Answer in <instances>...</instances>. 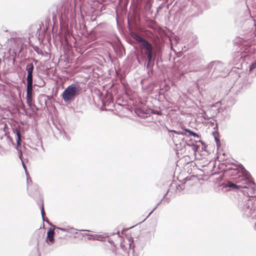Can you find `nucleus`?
<instances>
[{"label":"nucleus","mask_w":256,"mask_h":256,"mask_svg":"<svg viewBox=\"0 0 256 256\" xmlns=\"http://www.w3.org/2000/svg\"><path fill=\"white\" fill-rule=\"evenodd\" d=\"M226 175L230 177L235 182L226 180L222 184L224 188H229L230 190L240 188L248 189L250 193H254V182L252 180L250 173L242 164L234 165V167L226 166L223 170Z\"/></svg>","instance_id":"nucleus-1"},{"label":"nucleus","mask_w":256,"mask_h":256,"mask_svg":"<svg viewBox=\"0 0 256 256\" xmlns=\"http://www.w3.org/2000/svg\"><path fill=\"white\" fill-rule=\"evenodd\" d=\"M60 24L68 26L70 20H73L76 16L72 0H66L60 8L57 10Z\"/></svg>","instance_id":"nucleus-2"},{"label":"nucleus","mask_w":256,"mask_h":256,"mask_svg":"<svg viewBox=\"0 0 256 256\" xmlns=\"http://www.w3.org/2000/svg\"><path fill=\"white\" fill-rule=\"evenodd\" d=\"M82 89L79 82L72 83L64 90L61 94L62 98L66 102H71L80 95Z\"/></svg>","instance_id":"nucleus-3"},{"label":"nucleus","mask_w":256,"mask_h":256,"mask_svg":"<svg viewBox=\"0 0 256 256\" xmlns=\"http://www.w3.org/2000/svg\"><path fill=\"white\" fill-rule=\"evenodd\" d=\"M207 70L209 72H211V77L216 78L218 76H224V72L226 70V64L220 60L211 62L207 66Z\"/></svg>","instance_id":"nucleus-4"},{"label":"nucleus","mask_w":256,"mask_h":256,"mask_svg":"<svg viewBox=\"0 0 256 256\" xmlns=\"http://www.w3.org/2000/svg\"><path fill=\"white\" fill-rule=\"evenodd\" d=\"M132 36L136 42L140 44V46L144 50V52L154 50L152 44L147 40L136 33L132 34Z\"/></svg>","instance_id":"nucleus-5"},{"label":"nucleus","mask_w":256,"mask_h":256,"mask_svg":"<svg viewBox=\"0 0 256 256\" xmlns=\"http://www.w3.org/2000/svg\"><path fill=\"white\" fill-rule=\"evenodd\" d=\"M156 58V56L154 54V50L143 52L142 55V58L144 61V66H154Z\"/></svg>","instance_id":"nucleus-6"},{"label":"nucleus","mask_w":256,"mask_h":256,"mask_svg":"<svg viewBox=\"0 0 256 256\" xmlns=\"http://www.w3.org/2000/svg\"><path fill=\"white\" fill-rule=\"evenodd\" d=\"M44 234L40 233V232L34 234V237L36 240V244L35 247L31 252L30 256H40L41 254L39 252V246L40 242L44 241Z\"/></svg>","instance_id":"nucleus-7"},{"label":"nucleus","mask_w":256,"mask_h":256,"mask_svg":"<svg viewBox=\"0 0 256 256\" xmlns=\"http://www.w3.org/2000/svg\"><path fill=\"white\" fill-rule=\"evenodd\" d=\"M192 6L196 8V16L201 14L204 10L206 9V0H194L192 2Z\"/></svg>","instance_id":"nucleus-8"},{"label":"nucleus","mask_w":256,"mask_h":256,"mask_svg":"<svg viewBox=\"0 0 256 256\" xmlns=\"http://www.w3.org/2000/svg\"><path fill=\"white\" fill-rule=\"evenodd\" d=\"M134 112L140 118H146L151 116V112H153L150 108L144 107H138L135 108Z\"/></svg>","instance_id":"nucleus-9"},{"label":"nucleus","mask_w":256,"mask_h":256,"mask_svg":"<svg viewBox=\"0 0 256 256\" xmlns=\"http://www.w3.org/2000/svg\"><path fill=\"white\" fill-rule=\"evenodd\" d=\"M14 133L16 134V140L17 143V146H16V149L18 150V157L20 160L21 162L24 160L22 159V152L20 149L19 148L21 146V140H20V130L16 128L14 130Z\"/></svg>","instance_id":"nucleus-10"},{"label":"nucleus","mask_w":256,"mask_h":256,"mask_svg":"<svg viewBox=\"0 0 256 256\" xmlns=\"http://www.w3.org/2000/svg\"><path fill=\"white\" fill-rule=\"evenodd\" d=\"M54 230L52 228H49L47 230V236L45 242L48 244L51 245L54 242Z\"/></svg>","instance_id":"nucleus-11"},{"label":"nucleus","mask_w":256,"mask_h":256,"mask_svg":"<svg viewBox=\"0 0 256 256\" xmlns=\"http://www.w3.org/2000/svg\"><path fill=\"white\" fill-rule=\"evenodd\" d=\"M32 96L33 94H31L28 95L26 94V103L32 111L34 110V108H36V110H38L39 108H37L34 102Z\"/></svg>","instance_id":"nucleus-12"},{"label":"nucleus","mask_w":256,"mask_h":256,"mask_svg":"<svg viewBox=\"0 0 256 256\" xmlns=\"http://www.w3.org/2000/svg\"><path fill=\"white\" fill-rule=\"evenodd\" d=\"M144 68L146 71V75L145 76L144 78L142 80V82L146 80L150 79L152 80L154 75V66H144Z\"/></svg>","instance_id":"nucleus-13"},{"label":"nucleus","mask_w":256,"mask_h":256,"mask_svg":"<svg viewBox=\"0 0 256 256\" xmlns=\"http://www.w3.org/2000/svg\"><path fill=\"white\" fill-rule=\"evenodd\" d=\"M194 142H192V144L187 143L186 145L189 146H192V150L194 151V154L196 156L197 154H200V156H202L200 153V144H197V142L194 140Z\"/></svg>","instance_id":"nucleus-14"},{"label":"nucleus","mask_w":256,"mask_h":256,"mask_svg":"<svg viewBox=\"0 0 256 256\" xmlns=\"http://www.w3.org/2000/svg\"><path fill=\"white\" fill-rule=\"evenodd\" d=\"M34 70V64L32 62L28 63L26 68V70L28 72L26 78H33V72Z\"/></svg>","instance_id":"nucleus-15"},{"label":"nucleus","mask_w":256,"mask_h":256,"mask_svg":"<svg viewBox=\"0 0 256 256\" xmlns=\"http://www.w3.org/2000/svg\"><path fill=\"white\" fill-rule=\"evenodd\" d=\"M28 195L31 197H35L36 196H40V192L38 190V186L37 185V188H32V189L27 188Z\"/></svg>","instance_id":"nucleus-16"},{"label":"nucleus","mask_w":256,"mask_h":256,"mask_svg":"<svg viewBox=\"0 0 256 256\" xmlns=\"http://www.w3.org/2000/svg\"><path fill=\"white\" fill-rule=\"evenodd\" d=\"M27 84H26V94L28 95L32 92V83L33 78H26Z\"/></svg>","instance_id":"nucleus-17"},{"label":"nucleus","mask_w":256,"mask_h":256,"mask_svg":"<svg viewBox=\"0 0 256 256\" xmlns=\"http://www.w3.org/2000/svg\"><path fill=\"white\" fill-rule=\"evenodd\" d=\"M182 130H184L186 133V136H194V138H200V136L196 132L190 129L185 128H181Z\"/></svg>","instance_id":"nucleus-18"},{"label":"nucleus","mask_w":256,"mask_h":256,"mask_svg":"<svg viewBox=\"0 0 256 256\" xmlns=\"http://www.w3.org/2000/svg\"><path fill=\"white\" fill-rule=\"evenodd\" d=\"M26 182H27V188L32 189V188H36L37 184H32V180L30 176L26 177Z\"/></svg>","instance_id":"nucleus-19"},{"label":"nucleus","mask_w":256,"mask_h":256,"mask_svg":"<svg viewBox=\"0 0 256 256\" xmlns=\"http://www.w3.org/2000/svg\"><path fill=\"white\" fill-rule=\"evenodd\" d=\"M36 200L37 204L40 208L42 204H44V200L41 194L40 196H36L35 197H32Z\"/></svg>","instance_id":"nucleus-20"},{"label":"nucleus","mask_w":256,"mask_h":256,"mask_svg":"<svg viewBox=\"0 0 256 256\" xmlns=\"http://www.w3.org/2000/svg\"><path fill=\"white\" fill-rule=\"evenodd\" d=\"M212 134L214 138L217 146H219L220 145V136L218 131H214L212 132Z\"/></svg>","instance_id":"nucleus-21"},{"label":"nucleus","mask_w":256,"mask_h":256,"mask_svg":"<svg viewBox=\"0 0 256 256\" xmlns=\"http://www.w3.org/2000/svg\"><path fill=\"white\" fill-rule=\"evenodd\" d=\"M54 228H58V229L60 230H62L63 232H64L72 233V234H74V231L76 230V229H74L73 228H69V227L68 228H63L57 227L56 226H54Z\"/></svg>","instance_id":"nucleus-22"},{"label":"nucleus","mask_w":256,"mask_h":256,"mask_svg":"<svg viewBox=\"0 0 256 256\" xmlns=\"http://www.w3.org/2000/svg\"><path fill=\"white\" fill-rule=\"evenodd\" d=\"M103 105L110 106L113 104V98L111 96H108V98H106L105 100H102Z\"/></svg>","instance_id":"nucleus-23"},{"label":"nucleus","mask_w":256,"mask_h":256,"mask_svg":"<svg viewBox=\"0 0 256 256\" xmlns=\"http://www.w3.org/2000/svg\"><path fill=\"white\" fill-rule=\"evenodd\" d=\"M22 46H20L19 44H18L17 46V48H14L12 50V53L14 54L15 56L18 57L20 54L22 52Z\"/></svg>","instance_id":"nucleus-24"},{"label":"nucleus","mask_w":256,"mask_h":256,"mask_svg":"<svg viewBox=\"0 0 256 256\" xmlns=\"http://www.w3.org/2000/svg\"><path fill=\"white\" fill-rule=\"evenodd\" d=\"M256 71V60L252 62L249 66V72Z\"/></svg>","instance_id":"nucleus-25"},{"label":"nucleus","mask_w":256,"mask_h":256,"mask_svg":"<svg viewBox=\"0 0 256 256\" xmlns=\"http://www.w3.org/2000/svg\"><path fill=\"white\" fill-rule=\"evenodd\" d=\"M168 132H173L176 134L180 135V136H184L186 135V132L182 131V130H169Z\"/></svg>","instance_id":"nucleus-26"},{"label":"nucleus","mask_w":256,"mask_h":256,"mask_svg":"<svg viewBox=\"0 0 256 256\" xmlns=\"http://www.w3.org/2000/svg\"><path fill=\"white\" fill-rule=\"evenodd\" d=\"M40 208L41 215H42V220H44V218H45L44 216L46 215V213H45V212H44V204H42V206H41Z\"/></svg>","instance_id":"nucleus-27"},{"label":"nucleus","mask_w":256,"mask_h":256,"mask_svg":"<svg viewBox=\"0 0 256 256\" xmlns=\"http://www.w3.org/2000/svg\"><path fill=\"white\" fill-rule=\"evenodd\" d=\"M96 240H100V241H102V242H104L106 240V238H107L106 237H104L102 235H98V234H96Z\"/></svg>","instance_id":"nucleus-28"},{"label":"nucleus","mask_w":256,"mask_h":256,"mask_svg":"<svg viewBox=\"0 0 256 256\" xmlns=\"http://www.w3.org/2000/svg\"><path fill=\"white\" fill-rule=\"evenodd\" d=\"M156 84L154 82H151L149 84L148 88L150 91H152L154 90V88L155 87Z\"/></svg>","instance_id":"nucleus-29"},{"label":"nucleus","mask_w":256,"mask_h":256,"mask_svg":"<svg viewBox=\"0 0 256 256\" xmlns=\"http://www.w3.org/2000/svg\"><path fill=\"white\" fill-rule=\"evenodd\" d=\"M207 145L205 144L204 146H200V152L201 151H204L206 152L207 153V154H209L210 152L206 150Z\"/></svg>","instance_id":"nucleus-30"},{"label":"nucleus","mask_w":256,"mask_h":256,"mask_svg":"<svg viewBox=\"0 0 256 256\" xmlns=\"http://www.w3.org/2000/svg\"><path fill=\"white\" fill-rule=\"evenodd\" d=\"M60 135L64 139L66 138L68 140H70V138L66 136L65 132H60Z\"/></svg>","instance_id":"nucleus-31"},{"label":"nucleus","mask_w":256,"mask_h":256,"mask_svg":"<svg viewBox=\"0 0 256 256\" xmlns=\"http://www.w3.org/2000/svg\"><path fill=\"white\" fill-rule=\"evenodd\" d=\"M88 239L89 240H96V238H97L96 234H88Z\"/></svg>","instance_id":"nucleus-32"},{"label":"nucleus","mask_w":256,"mask_h":256,"mask_svg":"<svg viewBox=\"0 0 256 256\" xmlns=\"http://www.w3.org/2000/svg\"><path fill=\"white\" fill-rule=\"evenodd\" d=\"M34 49L38 54L42 55V50H40L38 46H36L34 48Z\"/></svg>","instance_id":"nucleus-33"},{"label":"nucleus","mask_w":256,"mask_h":256,"mask_svg":"<svg viewBox=\"0 0 256 256\" xmlns=\"http://www.w3.org/2000/svg\"><path fill=\"white\" fill-rule=\"evenodd\" d=\"M168 190L166 192V194L164 196L162 197V199L160 202H158L156 204V205L154 208V210H156L157 208V207L162 203V201L165 198V197L168 194Z\"/></svg>","instance_id":"nucleus-34"},{"label":"nucleus","mask_w":256,"mask_h":256,"mask_svg":"<svg viewBox=\"0 0 256 256\" xmlns=\"http://www.w3.org/2000/svg\"><path fill=\"white\" fill-rule=\"evenodd\" d=\"M202 117L205 120H209L211 118V116H208L206 112H204L202 114Z\"/></svg>","instance_id":"nucleus-35"},{"label":"nucleus","mask_w":256,"mask_h":256,"mask_svg":"<svg viewBox=\"0 0 256 256\" xmlns=\"http://www.w3.org/2000/svg\"><path fill=\"white\" fill-rule=\"evenodd\" d=\"M151 110L153 112H151V114H156L158 116H160L162 114V112L160 110H154L152 109H151Z\"/></svg>","instance_id":"nucleus-36"},{"label":"nucleus","mask_w":256,"mask_h":256,"mask_svg":"<svg viewBox=\"0 0 256 256\" xmlns=\"http://www.w3.org/2000/svg\"><path fill=\"white\" fill-rule=\"evenodd\" d=\"M130 250H132V256H134V246L132 245L131 244H130V251H129V252H130Z\"/></svg>","instance_id":"nucleus-37"},{"label":"nucleus","mask_w":256,"mask_h":256,"mask_svg":"<svg viewBox=\"0 0 256 256\" xmlns=\"http://www.w3.org/2000/svg\"><path fill=\"white\" fill-rule=\"evenodd\" d=\"M177 190H179L180 188L181 190H184V184H178L176 186Z\"/></svg>","instance_id":"nucleus-38"},{"label":"nucleus","mask_w":256,"mask_h":256,"mask_svg":"<svg viewBox=\"0 0 256 256\" xmlns=\"http://www.w3.org/2000/svg\"><path fill=\"white\" fill-rule=\"evenodd\" d=\"M44 222H46L50 226L52 227H54V228L55 226L53 225L47 218H44V220H43Z\"/></svg>","instance_id":"nucleus-39"},{"label":"nucleus","mask_w":256,"mask_h":256,"mask_svg":"<svg viewBox=\"0 0 256 256\" xmlns=\"http://www.w3.org/2000/svg\"><path fill=\"white\" fill-rule=\"evenodd\" d=\"M154 210V208L149 213L148 215V216L144 220H142V222H140V223H142V222H144L153 212L154 211V210Z\"/></svg>","instance_id":"nucleus-40"},{"label":"nucleus","mask_w":256,"mask_h":256,"mask_svg":"<svg viewBox=\"0 0 256 256\" xmlns=\"http://www.w3.org/2000/svg\"><path fill=\"white\" fill-rule=\"evenodd\" d=\"M22 165L23 168H24V170H26V166L24 160L22 161Z\"/></svg>","instance_id":"nucleus-41"},{"label":"nucleus","mask_w":256,"mask_h":256,"mask_svg":"<svg viewBox=\"0 0 256 256\" xmlns=\"http://www.w3.org/2000/svg\"><path fill=\"white\" fill-rule=\"evenodd\" d=\"M196 142H200L202 144V146H204V145L206 144H205V142L204 141L202 140H198V141H196Z\"/></svg>","instance_id":"nucleus-42"},{"label":"nucleus","mask_w":256,"mask_h":256,"mask_svg":"<svg viewBox=\"0 0 256 256\" xmlns=\"http://www.w3.org/2000/svg\"><path fill=\"white\" fill-rule=\"evenodd\" d=\"M192 142H194V140H192V138H190L189 141L188 142H186V144L187 143H190V144H192Z\"/></svg>","instance_id":"nucleus-43"},{"label":"nucleus","mask_w":256,"mask_h":256,"mask_svg":"<svg viewBox=\"0 0 256 256\" xmlns=\"http://www.w3.org/2000/svg\"><path fill=\"white\" fill-rule=\"evenodd\" d=\"M24 171H25V173L26 176V177H28V176H30L27 170H24Z\"/></svg>","instance_id":"nucleus-44"},{"label":"nucleus","mask_w":256,"mask_h":256,"mask_svg":"<svg viewBox=\"0 0 256 256\" xmlns=\"http://www.w3.org/2000/svg\"><path fill=\"white\" fill-rule=\"evenodd\" d=\"M134 226H130V228H125V229L123 230H122V232L123 230H125V231H126V230H128V229H130V228H133Z\"/></svg>","instance_id":"nucleus-45"},{"label":"nucleus","mask_w":256,"mask_h":256,"mask_svg":"<svg viewBox=\"0 0 256 256\" xmlns=\"http://www.w3.org/2000/svg\"><path fill=\"white\" fill-rule=\"evenodd\" d=\"M52 14H53V18H53V20H54V18H56V16H54V12H52Z\"/></svg>","instance_id":"nucleus-46"},{"label":"nucleus","mask_w":256,"mask_h":256,"mask_svg":"<svg viewBox=\"0 0 256 256\" xmlns=\"http://www.w3.org/2000/svg\"><path fill=\"white\" fill-rule=\"evenodd\" d=\"M236 68H235V67H234V68H232V70L234 72V71H235V70H236Z\"/></svg>","instance_id":"nucleus-47"},{"label":"nucleus","mask_w":256,"mask_h":256,"mask_svg":"<svg viewBox=\"0 0 256 256\" xmlns=\"http://www.w3.org/2000/svg\"><path fill=\"white\" fill-rule=\"evenodd\" d=\"M81 231H87V232H90V230H81Z\"/></svg>","instance_id":"nucleus-48"},{"label":"nucleus","mask_w":256,"mask_h":256,"mask_svg":"<svg viewBox=\"0 0 256 256\" xmlns=\"http://www.w3.org/2000/svg\"><path fill=\"white\" fill-rule=\"evenodd\" d=\"M88 234H82V236H88Z\"/></svg>","instance_id":"nucleus-49"},{"label":"nucleus","mask_w":256,"mask_h":256,"mask_svg":"<svg viewBox=\"0 0 256 256\" xmlns=\"http://www.w3.org/2000/svg\"><path fill=\"white\" fill-rule=\"evenodd\" d=\"M108 242L110 243H112V240H108Z\"/></svg>","instance_id":"nucleus-50"},{"label":"nucleus","mask_w":256,"mask_h":256,"mask_svg":"<svg viewBox=\"0 0 256 256\" xmlns=\"http://www.w3.org/2000/svg\"><path fill=\"white\" fill-rule=\"evenodd\" d=\"M44 102H45L46 106V98H44Z\"/></svg>","instance_id":"nucleus-51"},{"label":"nucleus","mask_w":256,"mask_h":256,"mask_svg":"<svg viewBox=\"0 0 256 256\" xmlns=\"http://www.w3.org/2000/svg\"><path fill=\"white\" fill-rule=\"evenodd\" d=\"M218 128V124H216V126L214 128V129Z\"/></svg>","instance_id":"nucleus-52"},{"label":"nucleus","mask_w":256,"mask_h":256,"mask_svg":"<svg viewBox=\"0 0 256 256\" xmlns=\"http://www.w3.org/2000/svg\"><path fill=\"white\" fill-rule=\"evenodd\" d=\"M254 228L256 230V222L255 223V224H254Z\"/></svg>","instance_id":"nucleus-53"},{"label":"nucleus","mask_w":256,"mask_h":256,"mask_svg":"<svg viewBox=\"0 0 256 256\" xmlns=\"http://www.w3.org/2000/svg\"><path fill=\"white\" fill-rule=\"evenodd\" d=\"M214 107H215V106H214V105H212V108H214Z\"/></svg>","instance_id":"nucleus-54"},{"label":"nucleus","mask_w":256,"mask_h":256,"mask_svg":"<svg viewBox=\"0 0 256 256\" xmlns=\"http://www.w3.org/2000/svg\"><path fill=\"white\" fill-rule=\"evenodd\" d=\"M2 62L1 60H0V63Z\"/></svg>","instance_id":"nucleus-55"}]
</instances>
